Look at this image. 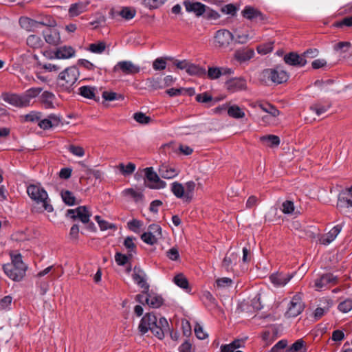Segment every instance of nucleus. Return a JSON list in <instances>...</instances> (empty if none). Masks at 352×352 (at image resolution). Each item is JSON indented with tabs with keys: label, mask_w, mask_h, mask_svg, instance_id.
<instances>
[{
	"label": "nucleus",
	"mask_w": 352,
	"mask_h": 352,
	"mask_svg": "<svg viewBox=\"0 0 352 352\" xmlns=\"http://www.w3.org/2000/svg\"><path fill=\"white\" fill-rule=\"evenodd\" d=\"M234 69L227 67H208L206 74L210 80H217L222 76H231Z\"/></svg>",
	"instance_id": "12"
},
{
	"label": "nucleus",
	"mask_w": 352,
	"mask_h": 352,
	"mask_svg": "<svg viewBox=\"0 0 352 352\" xmlns=\"http://www.w3.org/2000/svg\"><path fill=\"white\" fill-rule=\"evenodd\" d=\"M293 276L289 274L274 273L270 276L271 283L277 287H284L289 282Z\"/></svg>",
	"instance_id": "22"
},
{
	"label": "nucleus",
	"mask_w": 352,
	"mask_h": 352,
	"mask_svg": "<svg viewBox=\"0 0 352 352\" xmlns=\"http://www.w3.org/2000/svg\"><path fill=\"white\" fill-rule=\"evenodd\" d=\"M133 238L128 236L124 241V245L127 249L128 254L132 257L135 254L136 245L133 243Z\"/></svg>",
	"instance_id": "45"
},
{
	"label": "nucleus",
	"mask_w": 352,
	"mask_h": 352,
	"mask_svg": "<svg viewBox=\"0 0 352 352\" xmlns=\"http://www.w3.org/2000/svg\"><path fill=\"white\" fill-rule=\"evenodd\" d=\"M42 89L40 87L30 88L28 89L23 95L24 99L28 102V106L30 105L31 100L36 98L41 92Z\"/></svg>",
	"instance_id": "40"
},
{
	"label": "nucleus",
	"mask_w": 352,
	"mask_h": 352,
	"mask_svg": "<svg viewBox=\"0 0 352 352\" xmlns=\"http://www.w3.org/2000/svg\"><path fill=\"white\" fill-rule=\"evenodd\" d=\"M63 201L69 206L75 204L76 198L73 193L69 190H63L60 193Z\"/></svg>",
	"instance_id": "50"
},
{
	"label": "nucleus",
	"mask_w": 352,
	"mask_h": 352,
	"mask_svg": "<svg viewBox=\"0 0 352 352\" xmlns=\"http://www.w3.org/2000/svg\"><path fill=\"white\" fill-rule=\"evenodd\" d=\"M122 195L124 197L132 199L135 202L142 201L144 197V195L142 191L133 189L132 188L124 189L122 192Z\"/></svg>",
	"instance_id": "29"
},
{
	"label": "nucleus",
	"mask_w": 352,
	"mask_h": 352,
	"mask_svg": "<svg viewBox=\"0 0 352 352\" xmlns=\"http://www.w3.org/2000/svg\"><path fill=\"white\" fill-rule=\"evenodd\" d=\"M134 120L140 124H148L151 121V118L146 116L142 112L135 113L133 115Z\"/></svg>",
	"instance_id": "60"
},
{
	"label": "nucleus",
	"mask_w": 352,
	"mask_h": 352,
	"mask_svg": "<svg viewBox=\"0 0 352 352\" xmlns=\"http://www.w3.org/2000/svg\"><path fill=\"white\" fill-rule=\"evenodd\" d=\"M27 45L32 48H39L43 45L41 37L38 35L31 34L27 38Z\"/></svg>",
	"instance_id": "38"
},
{
	"label": "nucleus",
	"mask_w": 352,
	"mask_h": 352,
	"mask_svg": "<svg viewBox=\"0 0 352 352\" xmlns=\"http://www.w3.org/2000/svg\"><path fill=\"white\" fill-rule=\"evenodd\" d=\"M234 33L235 38L234 40L235 43L239 44H245L252 38V36L248 32H241L239 30H236Z\"/></svg>",
	"instance_id": "44"
},
{
	"label": "nucleus",
	"mask_w": 352,
	"mask_h": 352,
	"mask_svg": "<svg viewBox=\"0 0 352 352\" xmlns=\"http://www.w3.org/2000/svg\"><path fill=\"white\" fill-rule=\"evenodd\" d=\"M186 73L190 76L201 77L206 74V71L204 67L199 66V65L189 62Z\"/></svg>",
	"instance_id": "32"
},
{
	"label": "nucleus",
	"mask_w": 352,
	"mask_h": 352,
	"mask_svg": "<svg viewBox=\"0 0 352 352\" xmlns=\"http://www.w3.org/2000/svg\"><path fill=\"white\" fill-rule=\"evenodd\" d=\"M67 149L72 154L76 157H82L85 155V150L81 146L72 144L68 146Z\"/></svg>",
	"instance_id": "58"
},
{
	"label": "nucleus",
	"mask_w": 352,
	"mask_h": 352,
	"mask_svg": "<svg viewBox=\"0 0 352 352\" xmlns=\"http://www.w3.org/2000/svg\"><path fill=\"white\" fill-rule=\"evenodd\" d=\"M4 100L15 107H27L28 102L24 99L23 95L10 94L5 97Z\"/></svg>",
	"instance_id": "27"
},
{
	"label": "nucleus",
	"mask_w": 352,
	"mask_h": 352,
	"mask_svg": "<svg viewBox=\"0 0 352 352\" xmlns=\"http://www.w3.org/2000/svg\"><path fill=\"white\" fill-rule=\"evenodd\" d=\"M170 191L179 199H183L186 201L185 187L179 182H174L171 184Z\"/></svg>",
	"instance_id": "31"
},
{
	"label": "nucleus",
	"mask_w": 352,
	"mask_h": 352,
	"mask_svg": "<svg viewBox=\"0 0 352 352\" xmlns=\"http://www.w3.org/2000/svg\"><path fill=\"white\" fill-rule=\"evenodd\" d=\"M131 257L128 254H122L120 252H117L115 254V261L118 265H124Z\"/></svg>",
	"instance_id": "59"
},
{
	"label": "nucleus",
	"mask_w": 352,
	"mask_h": 352,
	"mask_svg": "<svg viewBox=\"0 0 352 352\" xmlns=\"http://www.w3.org/2000/svg\"><path fill=\"white\" fill-rule=\"evenodd\" d=\"M304 305L300 295L296 294L293 296L288 305L287 310L285 315L287 317H296L303 310Z\"/></svg>",
	"instance_id": "11"
},
{
	"label": "nucleus",
	"mask_w": 352,
	"mask_h": 352,
	"mask_svg": "<svg viewBox=\"0 0 352 352\" xmlns=\"http://www.w3.org/2000/svg\"><path fill=\"white\" fill-rule=\"evenodd\" d=\"M44 38L48 44L56 46L61 43L60 32L57 29L47 27L43 31Z\"/></svg>",
	"instance_id": "17"
},
{
	"label": "nucleus",
	"mask_w": 352,
	"mask_h": 352,
	"mask_svg": "<svg viewBox=\"0 0 352 352\" xmlns=\"http://www.w3.org/2000/svg\"><path fill=\"white\" fill-rule=\"evenodd\" d=\"M164 330L165 329H164L162 327H160V326H158L157 322H155V324L152 327V328L151 329L150 331L157 338H158L159 339L162 340L164 337Z\"/></svg>",
	"instance_id": "61"
},
{
	"label": "nucleus",
	"mask_w": 352,
	"mask_h": 352,
	"mask_svg": "<svg viewBox=\"0 0 352 352\" xmlns=\"http://www.w3.org/2000/svg\"><path fill=\"white\" fill-rule=\"evenodd\" d=\"M5 274L14 281H21L27 270L26 265L23 262L20 254H11V263L3 265Z\"/></svg>",
	"instance_id": "2"
},
{
	"label": "nucleus",
	"mask_w": 352,
	"mask_h": 352,
	"mask_svg": "<svg viewBox=\"0 0 352 352\" xmlns=\"http://www.w3.org/2000/svg\"><path fill=\"white\" fill-rule=\"evenodd\" d=\"M80 72L75 66H71L62 71L56 78V87L59 91L71 93L79 78Z\"/></svg>",
	"instance_id": "1"
},
{
	"label": "nucleus",
	"mask_w": 352,
	"mask_h": 352,
	"mask_svg": "<svg viewBox=\"0 0 352 352\" xmlns=\"http://www.w3.org/2000/svg\"><path fill=\"white\" fill-rule=\"evenodd\" d=\"M338 309L342 313H348L352 309V299L349 298L341 302L338 305Z\"/></svg>",
	"instance_id": "56"
},
{
	"label": "nucleus",
	"mask_w": 352,
	"mask_h": 352,
	"mask_svg": "<svg viewBox=\"0 0 352 352\" xmlns=\"http://www.w3.org/2000/svg\"><path fill=\"white\" fill-rule=\"evenodd\" d=\"M273 42L266 43L260 45L257 47L256 50L258 54L265 55L273 50Z\"/></svg>",
	"instance_id": "55"
},
{
	"label": "nucleus",
	"mask_w": 352,
	"mask_h": 352,
	"mask_svg": "<svg viewBox=\"0 0 352 352\" xmlns=\"http://www.w3.org/2000/svg\"><path fill=\"white\" fill-rule=\"evenodd\" d=\"M284 60L287 65L296 67H303L307 63V60L304 58V56H302V54L299 55L294 52L286 54L284 56Z\"/></svg>",
	"instance_id": "24"
},
{
	"label": "nucleus",
	"mask_w": 352,
	"mask_h": 352,
	"mask_svg": "<svg viewBox=\"0 0 352 352\" xmlns=\"http://www.w3.org/2000/svg\"><path fill=\"white\" fill-rule=\"evenodd\" d=\"M206 18L208 20H217L220 18V14L215 10L206 6V11L205 12Z\"/></svg>",
	"instance_id": "64"
},
{
	"label": "nucleus",
	"mask_w": 352,
	"mask_h": 352,
	"mask_svg": "<svg viewBox=\"0 0 352 352\" xmlns=\"http://www.w3.org/2000/svg\"><path fill=\"white\" fill-rule=\"evenodd\" d=\"M342 229V225L335 226L328 233L320 238L321 244L327 245L333 241Z\"/></svg>",
	"instance_id": "26"
},
{
	"label": "nucleus",
	"mask_w": 352,
	"mask_h": 352,
	"mask_svg": "<svg viewBox=\"0 0 352 352\" xmlns=\"http://www.w3.org/2000/svg\"><path fill=\"white\" fill-rule=\"evenodd\" d=\"M228 114L229 116L239 119L245 117V112L237 105H232L228 108Z\"/></svg>",
	"instance_id": "37"
},
{
	"label": "nucleus",
	"mask_w": 352,
	"mask_h": 352,
	"mask_svg": "<svg viewBox=\"0 0 352 352\" xmlns=\"http://www.w3.org/2000/svg\"><path fill=\"white\" fill-rule=\"evenodd\" d=\"M250 106L254 109H260L265 115L261 117L263 124L266 126L276 125L278 123V116L280 111L273 105L267 102H256L250 104Z\"/></svg>",
	"instance_id": "4"
},
{
	"label": "nucleus",
	"mask_w": 352,
	"mask_h": 352,
	"mask_svg": "<svg viewBox=\"0 0 352 352\" xmlns=\"http://www.w3.org/2000/svg\"><path fill=\"white\" fill-rule=\"evenodd\" d=\"M237 259L238 256L236 254L231 253L230 254H227L223 261V266L227 270H229L232 269V266L236 263Z\"/></svg>",
	"instance_id": "39"
},
{
	"label": "nucleus",
	"mask_w": 352,
	"mask_h": 352,
	"mask_svg": "<svg viewBox=\"0 0 352 352\" xmlns=\"http://www.w3.org/2000/svg\"><path fill=\"white\" fill-rule=\"evenodd\" d=\"M337 208L343 214H352V186L339 196Z\"/></svg>",
	"instance_id": "5"
},
{
	"label": "nucleus",
	"mask_w": 352,
	"mask_h": 352,
	"mask_svg": "<svg viewBox=\"0 0 352 352\" xmlns=\"http://www.w3.org/2000/svg\"><path fill=\"white\" fill-rule=\"evenodd\" d=\"M260 140L265 146L269 147L277 146L280 144V138L275 135L261 136Z\"/></svg>",
	"instance_id": "34"
},
{
	"label": "nucleus",
	"mask_w": 352,
	"mask_h": 352,
	"mask_svg": "<svg viewBox=\"0 0 352 352\" xmlns=\"http://www.w3.org/2000/svg\"><path fill=\"white\" fill-rule=\"evenodd\" d=\"M226 87L228 91L234 93L245 89L247 84L245 80L242 78H234L226 81Z\"/></svg>",
	"instance_id": "21"
},
{
	"label": "nucleus",
	"mask_w": 352,
	"mask_h": 352,
	"mask_svg": "<svg viewBox=\"0 0 352 352\" xmlns=\"http://www.w3.org/2000/svg\"><path fill=\"white\" fill-rule=\"evenodd\" d=\"M157 322V318L153 314H146L141 319L138 326L140 332L143 335L147 333L152 327Z\"/></svg>",
	"instance_id": "18"
},
{
	"label": "nucleus",
	"mask_w": 352,
	"mask_h": 352,
	"mask_svg": "<svg viewBox=\"0 0 352 352\" xmlns=\"http://www.w3.org/2000/svg\"><path fill=\"white\" fill-rule=\"evenodd\" d=\"M134 282L142 289V293H148L149 290V285L146 281V275L145 272L140 268L134 267L132 274Z\"/></svg>",
	"instance_id": "14"
},
{
	"label": "nucleus",
	"mask_w": 352,
	"mask_h": 352,
	"mask_svg": "<svg viewBox=\"0 0 352 352\" xmlns=\"http://www.w3.org/2000/svg\"><path fill=\"white\" fill-rule=\"evenodd\" d=\"M135 165L133 163L129 162L126 165H124L123 163H120L118 166V168L120 170V173L124 175L127 176L132 174L135 170Z\"/></svg>",
	"instance_id": "42"
},
{
	"label": "nucleus",
	"mask_w": 352,
	"mask_h": 352,
	"mask_svg": "<svg viewBox=\"0 0 352 352\" xmlns=\"http://www.w3.org/2000/svg\"><path fill=\"white\" fill-rule=\"evenodd\" d=\"M135 10L133 8L124 7L123 8L118 14L120 15L123 19L126 20L132 19L135 16Z\"/></svg>",
	"instance_id": "48"
},
{
	"label": "nucleus",
	"mask_w": 352,
	"mask_h": 352,
	"mask_svg": "<svg viewBox=\"0 0 352 352\" xmlns=\"http://www.w3.org/2000/svg\"><path fill=\"white\" fill-rule=\"evenodd\" d=\"M287 345L285 340L278 341L270 350V352H285V349Z\"/></svg>",
	"instance_id": "62"
},
{
	"label": "nucleus",
	"mask_w": 352,
	"mask_h": 352,
	"mask_svg": "<svg viewBox=\"0 0 352 352\" xmlns=\"http://www.w3.org/2000/svg\"><path fill=\"white\" fill-rule=\"evenodd\" d=\"M174 283L181 288L187 289L188 287V280L182 274H177L174 277Z\"/></svg>",
	"instance_id": "54"
},
{
	"label": "nucleus",
	"mask_w": 352,
	"mask_h": 352,
	"mask_svg": "<svg viewBox=\"0 0 352 352\" xmlns=\"http://www.w3.org/2000/svg\"><path fill=\"white\" fill-rule=\"evenodd\" d=\"M337 283V277L332 274H326L315 280L314 287L320 291L327 288L329 285Z\"/></svg>",
	"instance_id": "15"
},
{
	"label": "nucleus",
	"mask_w": 352,
	"mask_h": 352,
	"mask_svg": "<svg viewBox=\"0 0 352 352\" xmlns=\"http://www.w3.org/2000/svg\"><path fill=\"white\" fill-rule=\"evenodd\" d=\"M288 352H306L307 349L305 343L302 339L297 340L293 343L290 347L287 349Z\"/></svg>",
	"instance_id": "41"
},
{
	"label": "nucleus",
	"mask_w": 352,
	"mask_h": 352,
	"mask_svg": "<svg viewBox=\"0 0 352 352\" xmlns=\"http://www.w3.org/2000/svg\"><path fill=\"white\" fill-rule=\"evenodd\" d=\"M89 5V1H78L75 3L71 4L68 10V14L70 17H75L84 13L87 10L88 6Z\"/></svg>",
	"instance_id": "25"
},
{
	"label": "nucleus",
	"mask_w": 352,
	"mask_h": 352,
	"mask_svg": "<svg viewBox=\"0 0 352 352\" xmlns=\"http://www.w3.org/2000/svg\"><path fill=\"white\" fill-rule=\"evenodd\" d=\"M145 186L151 189H163L166 186V183L162 180L159 175L154 171L153 167H147L144 169Z\"/></svg>",
	"instance_id": "6"
},
{
	"label": "nucleus",
	"mask_w": 352,
	"mask_h": 352,
	"mask_svg": "<svg viewBox=\"0 0 352 352\" xmlns=\"http://www.w3.org/2000/svg\"><path fill=\"white\" fill-rule=\"evenodd\" d=\"M106 49V43L100 41L96 43H91L89 46V50L94 54H102Z\"/></svg>",
	"instance_id": "47"
},
{
	"label": "nucleus",
	"mask_w": 352,
	"mask_h": 352,
	"mask_svg": "<svg viewBox=\"0 0 352 352\" xmlns=\"http://www.w3.org/2000/svg\"><path fill=\"white\" fill-rule=\"evenodd\" d=\"M195 183L193 181H189L184 184L186 201H190L192 199L193 192L195 188Z\"/></svg>",
	"instance_id": "43"
},
{
	"label": "nucleus",
	"mask_w": 352,
	"mask_h": 352,
	"mask_svg": "<svg viewBox=\"0 0 352 352\" xmlns=\"http://www.w3.org/2000/svg\"><path fill=\"white\" fill-rule=\"evenodd\" d=\"M76 50L70 45H62L54 51V57L57 59H69L76 56Z\"/></svg>",
	"instance_id": "20"
},
{
	"label": "nucleus",
	"mask_w": 352,
	"mask_h": 352,
	"mask_svg": "<svg viewBox=\"0 0 352 352\" xmlns=\"http://www.w3.org/2000/svg\"><path fill=\"white\" fill-rule=\"evenodd\" d=\"M120 70L124 74H135L140 72V67L130 60L118 62L114 67V71Z\"/></svg>",
	"instance_id": "16"
},
{
	"label": "nucleus",
	"mask_w": 352,
	"mask_h": 352,
	"mask_svg": "<svg viewBox=\"0 0 352 352\" xmlns=\"http://www.w3.org/2000/svg\"><path fill=\"white\" fill-rule=\"evenodd\" d=\"M162 237V228L157 224H151L147 231L141 235V239L146 244L153 245Z\"/></svg>",
	"instance_id": "7"
},
{
	"label": "nucleus",
	"mask_w": 352,
	"mask_h": 352,
	"mask_svg": "<svg viewBox=\"0 0 352 352\" xmlns=\"http://www.w3.org/2000/svg\"><path fill=\"white\" fill-rule=\"evenodd\" d=\"M167 0H143V5L149 9H156L162 6Z\"/></svg>",
	"instance_id": "51"
},
{
	"label": "nucleus",
	"mask_w": 352,
	"mask_h": 352,
	"mask_svg": "<svg viewBox=\"0 0 352 352\" xmlns=\"http://www.w3.org/2000/svg\"><path fill=\"white\" fill-rule=\"evenodd\" d=\"M159 175L164 179H171L177 177L179 173V170L175 166L169 164H163L160 166L158 169Z\"/></svg>",
	"instance_id": "23"
},
{
	"label": "nucleus",
	"mask_w": 352,
	"mask_h": 352,
	"mask_svg": "<svg viewBox=\"0 0 352 352\" xmlns=\"http://www.w3.org/2000/svg\"><path fill=\"white\" fill-rule=\"evenodd\" d=\"M79 94L88 99H94L96 88L90 86H82L78 89Z\"/></svg>",
	"instance_id": "36"
},
{
	"label": "nucleus",
	"mask_w": 352,
	"mask_h": 352,
	"mask_svg": "<svg viewBox=\"0 0 352 352\" xmlns=\"http://www.w3.org/2000/svg\"><path fill=\"white\" fill-rule=\"evenodd\" d=\"M330 107L329 104H321L316 103L310 107L311 111H314L318 116L325 113Z\"/></svg>",
	"instance_id": "53"
},
{
	"label": "nucleus",
	"mask_w": 352,
	"mask_h": 352,
	"mask_svg": "<svg viewBox=\"0 0 352 352\" xmlns=\"http://www.w3.org/2000/svg\"><path fill=\"white\" fill-rule=\"evenodd\" d=\"M232 280L230 278H221L216 280V284L218 287L226 288L232 285Z\"/></svg>",
	"instance_id": "63"
},
{
	"label": "nucleus",
	"mask_w": 352,
	"mask_h": 352,
	"mask_svg": "<svg viewBox=\"0 0 352 352\" xmlns=\"http://www.w3.org/2000/svg\"><path fill=\"white\" fill-rule=\"evenodd\" d=\"M242 15L245 19L255 22H261L265 19L262 12L251 6H245L242 11Z\"/></svg>",
	"instance_id": "19"
},
{
	"label": "nucleus",
	"mask_w": 352,
	"mask_h": 352,
	"mask_svg": "<svg viewBox=\"0 0 352 352\" xmlns=\"http://www.w3.org/2000/svg\"><path fill=\"white\" fill-rule=\"evenodd\" d=\"M29 197L36 204H41L45 210L48 212L53 211V206L50 204L46 190L40 184H30L27 188Z\"/></svg>",
	"instance_id": "3"
},
{
	"label": "nucleus",
	"mask_w": 352,
	"mask_h": 352,
	"mask_svg": "<svg viewBox=\"0 0 352 352\" xmlns=\"http://www.w3.org/2000/svg\"><path fill=\"white\" fill-rule=\"evenodd\" d=\"M294 204L292 201L287 200L282 204L281 210L284 214H292L294 212Z\"/></svg>",
	"instance_id": "57"
},
{
	"label": "nucleus",
	"mask_w": 352,
	"mask_h": 352,
	"mask_svg": "<svg viewBox=\"0 0 352 352\" xmlns=\"http://www.w3.org/2000/svg\"><path fill=\"white\" fill-rule=\"evenodd\" d=\"M214 39L216 47L226 49L234 41V36L229 30L222 29L215 32Z\"/></svg>",
	"instance_id": "8"
},
{
	"label": "nucleus",
	"mask_w": 352,
	"mask_h": 352,
	"mask_svg": "<svg viewBox=\"0 0 352 352\" xmlns=\"http://www.w3.org/2000/svg\"><path fill=\"white\" fill-rule=\"evenodd\" d=\"M142 226L143 222L135 219H133L127 223L128 228L135 233H140Z\"/></svg>",
	"instance_id": "46"
},
{
	"label": "nucleus",
	"mask_w": 352,
	"mask_h": 352,
	"mask_svg": "<svg viewBox=\"0 0 352 352\" xmlns=\"http://www.w3.org/2000/svg\"><path fill=\"white\" fill-rule=\"evenodd\" d=\"M55 96L49 91H44L41 96V102L47 109L54 107Z\"/></svg>",
	"instance_id": "33"
},
{
	"label": "nucleus",
	"mask_w": 352,
	"mask_h": 352,
	"mask_svg": "<svg viewBox=\"0 0 352 352\" xmlns=\"http://www.w3.org/2000/svg\"><path fill=\"white\" fill-rule=\"evenodd\" d=\"M263 77L270 79L273 82L280 84L287 81L288 75L281 67L265 69L262 73Z\"/></svg>",
	"instance_id": "9"
},
{
	"label": "nucleus",
	"mask_w": 352,
	"mask_h": 352,
	"mask_svg": "<svg viewBox=\"0 0 352 352\" xmlns=\"http://www.w3.org/2000/svg\"><path fill=\"white\" fill-rule=\"evenodd\" d=\"M254 56V51L252 49L239 50L234 53V58L241 63L250 60Z\"/></svg>",
	"instance_id": "28"
},
{
	"label": "nucleus",
	"mask_w": 352,
	"mask_h": 352,
	"mask_svg": "<svg viewBox=\"0 0 352 352\" xmlns=\"http://www.w3.org/2000/svg\"><path fill=\"white\" fill-rule=\"evenodd\" d=\"M102 97L107 101H113L118 100H123L124 98L121 94H118L116 92L103 91Z\"/></svg>",
	"instance_id": "52"
},
{
	"label": "nucleus",
	"mask_w": 352,
	"mask_h": 352,
	"mask_svg": "<svg viewBox=\"0 0 352 352\" xmlns=\"http://www.w3.org/2000/svg\"><path fill=\"white\" fill-rule=\"evenodd\" d=\"M67 214L72 219H79L83 223H89L91 216L89 209L85 206H79L76 209H69L67 210Z\"/></svg>",
	"instance_id": "10"
},
{
	"label": "nucleus",
	"mask_w": 352,
	"mask_h": 352,
	"mask_svg": "<svg viewBox=\"0 0 352 352\" xmlns=\"http://www.w3.org/2000/svg\"><path fill=\"white\" fill-rule=\"evenodd\" d=\"M145 302L152 308H158L163 303V298L155 294H147Z\"/></svg>",
	"instance_id": "30"
},
{
	"label": "nucleus",
	"mask_w": 352,
	"mask_h": 352,
	"mask_svg": "<svg viewBox=\"0 0 352 352\" xmlns=\"http://www.w3.org/2000/svg\"><path fill=\"white\" fill-rule=\"evenodd\" d=\"M183 5L187 12L193 13L197 17L203 16L206 11V6L198 1L185 0Z\"/></svg>",
	"instance_id": "13"
},
{
	"label": "nucleus",
	"mask_w": 352,
	"mask_h": 352,
	"mask_svg": "<svg viewBox=\"0 0 352 352\" xmlns=\"http://www.w3.org/2000/svg\"><path fill=\"white\" fill-rule=\"evenodd\" d=\"M352 47V44L349 41H341L333 45V50L340 55L346 54L349 52Z\"/></svg>",
	"instance_id": "35"
},
{
	"label": "nucleus",
	"mask_w": 352,
	"mask_h": 352,
	"mask_svg": "<svg viewBox=\"0 0 352 352\" xmlns=\"http://www.w3.org/2000/svg\"><path fill=\"white\" fill-rule=\"evenodd\" d=\"M166 59L170 60L171 58L160 57V58H156L153 62V68L155 71H160V70L165 69L166 67V65H167L166 61Z\"/></svg>",
	"instance_id": "49"
}]
</instances>
